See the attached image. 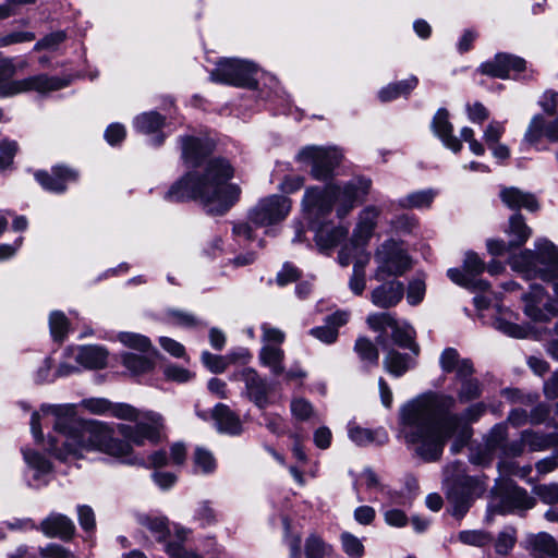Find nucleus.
Instances as JSON below:
<instances>
[{
  "label": "nucleus",
  "instance_id": "f257e3e1",
  "mask_svg": "<svg viewBox=\"0 0 558 558\" xmlns=\"http://www.w3.org/2000/svg\"><path fill=\"white\" fill-rule=\"evenodd\" d=\"M41 411L54 416L56 437L49 439V451L59 460L69 462L84 458L88 452H102L125 458L131 444L143 446L145 441L157 444L163 428V417L154 411L140 412L126 403L111 404L110 413L120 420L135 421V425L119 424L118 432L126 440L113 437V430L99 421L81 422L72 405H44Z\"/></svg>",
  "mask_w": 558,
  "mask_h": 558
},
{
  "label": "nucleus",
  "instance_id": "f03ea898",
  "mask_svg": "<svg viewBox=\"0 0 558 558\" xmlns=\"http://www.w3.org/2000/svg\"><path fill=\"white\" fill-rule=\"evenodd\" d=\"M456 400L451 396L426 393L407 402L400 409V434L424 461L438 460L446 441L453 437L451 451L458 453L471 437L463 420L475 421L485 405L470 407L463 417L452 413Z\"/></svg>",
  "mask_w": 558,
  "mask_h": 558
},
{
  "label": "nucleus",
  "instance_id": "7ed1b4c3",
  "mask_svg": "<svg viewBox=\"0 0 558 558\" xmlns=\"http://www.w3.org/2000/svg\"><path fill=\"white\" fill-rule=\"evenodd\" d=\"M241 187L227 177H181L167 192L171 202L197 199L210 215H223L240 199Z\"/></svg>",
  "mask_w": 558,
  "mask_h": 558
},
{
  "label": "nucleus",
  "instance_id": "20e7f679",
  "mask_svg": "<svg viewBox=\"0 0 558 558\" xmlns=\"http://www.w3.org/2000/svg\"><path fill=\"white\" fill-rule=\"evenodd\" d=\"M369 181L360 182L359 186L351 182L340 185L314 186L305 191L303 205L306 210L317 215L336 210L337 217L344 218L353 208L354 203L367 194Z\"/></svg>",
  "mask_w": 558,
  "mask_h": 558
},
{
  "label": "nucleus",
  "instance_id": "39448f33",
  "mask_svg": "<svg viewBox=\"0 0 558 558\" xmlns=\"http://www.w3.org/2000/svg\"><path fill=\"white\" fill-rule=\"evenodd\" d=\"M513 266L529 278L550 281L558 294V247L546 239L535 242V252L524 251L513 260Z\"/></svg>",
  "mask_w": 558,
  "mask_h": 558
},
{
  "label": "nucleus",
  "instance_id": "423d86ee",
  "mask_svg": "<svg viewBox=\"0 0 558 558\" xmlns=\"http://www.w3.org/2000/svg\"><path fill=\"white\" fill-rule=\"evenodd\" d=\"M181 159L191 169L207 163V174H232L233 168L229 160L222 157L207 158L215 148V142L209 137H181Z\"/></svg>",
  "mask_w": 558,
  "mask_h": 558
},
{
  "label": "nucleus",
  "instance_id": "0eeeda50",
  "mask_svg": "<svg viewBox=\"0 0 558 558\" xmlns=\"http://www.w3.org/2000/svg\"><path fill=\"white\" fill-rule=\"evenodd\" d=\"M492 494L488 518L495 513L506 514L517 510H529L535 505V499L509 478L496 481Z\"/></svg>",
  "mask_w": 558,
  "mask_h": 558
},
{
  "label": "nucleus",
  "instance_id": "6e6552de",
  "mask_svg": "<svg viewBox=\"0 0 558 558\" xmlns=\"http://www.w3.org/2000/svg\"><path fill=\"white\" fill-rule=\"evenodd\" d=\"M11 65L8 61L0 62V97L12 96L24 92L35 90L48 93L58 90L68 85V81L57 76L44 74L31 76L20 81H10Z\"/></svg>",
  "mask_w": 558,
  "mask_h": 558
},
{
  "label": "nucleus",
  "instance_id": "1a4fd4ad",
  "mask_svg": "<svg viewBox=\"0 0 558 558\" xmlns=\"http://www.w3.org/2000/svg\"><path fill=\"white\" fill-rule=\"evenodd\" d=\"M366 324L373 331L383 336L390 330L396 345L409 349L414 356L418 355L420 347L415 342V330L408 323L397 320L390 313H372L367 316Z\"/></svg>",
  "mask_w": 558,
  "mask_h": 558
},
{
  "label": "nucleus",
  "instance_id": "9d476101",
  "mask_svg": "<svg viewBox=\"0 0 558 558\" xmlns=\"http://www.w3.org/2000/svg\"><path fill=\"white\" fill-rule=\"evenodd\" d=\"M258 68L246 60L225 58L217 62L210 80L239 87L254 88Z\"/></svg>",
  "mask_w": 558,
  "mask_h": 558
},
{
  "label": "nucleus",
  "instance_id": "9b49d317",
  "mask_svg": "<svg viewBox=\"0 0 558 558\" xmlns=\"http://www.w3.org/2000/svg\"><path fill=\"white\" fill-rule=\"evenodd\" d=\"M377 269L374 278L384 281L387 277H398L411 268L405 251L393 240L384 242L375 254Z\"/></svg>",
  "mask_w": 558,
  "mask_h": 558
},
{
  "label": "nucleus",
  "instance_id": "f8f14e48",
  "mask_svg": "<svg viewBox=\"0 0 558 558\" xmlns=\"http://www.w3.org/2000/svg\"><path fill=\"white\" fill-rule=\"evenodd\" d=\"M291 210V201L286 196L262 197L248 211V219L257 227H268L284 220Z\"/></svg>",
  "mask_w": 558,
  "mask_h": 558
},
{
  "label": "nucleus",
  "instance_id": "ddd939ff",
  "mask_svg": "<svg viewBox=\"0 0 558 558\" xmlns=\"http://www.w3.org/2000/svg\"><path fill=\"white\" fill-rule=\"evenodd\" d=\"M343 151L337 146H306L302 148L296 160L310 165L316 173L328 174L336 170L343 161Z\"/></svg>",
  "mask_w": 558,
  "mask_h": 558
},
{
  "label": "nucleus",
  "instance_id": "4468645a",
  "mask_svg": "<svg viewBox=\"0 0 558 558\" xmlns=\"http://www.w3.org/2000/svg\"><path fill=\"white\" fill-rule=\"evenodd\" d=\"M524 313L534 322H547L558 314V301L551 300L539 286L523 295Z\"/></svg>",
  "mask_w": 558,
  "mask_h": 558
},
{
  "label": "nucleus",
  "instance_id": "2eb2a0df",
  "mask_svg": "<svg viewBox=\"0 0 558 558\" xmlns=\"http://www.w3.org/2000/svg\"><path fill=\"white\" fill-rule=\"evenodd\" d=\"M235 378L244 383V395L257 408L264 410L269 404V393L271 388L267 380L263 378L256 369L245 367L235 374Z\"/></svg>",
  "mask_w": 558,
  "mask_h": 558
},
{
  "label": "nucleus",
  "instance_id": "dca6fc26",
  "mask_svg": "<svg viewBox=\"0 0 558 558\" xmlns=\"http://www.w3.org/2000/svg\"><path fill=\"white\" fill-rule=\"evenodd\" d=\"M524 70L525 60L508 53H497L493 60L480 66L483 74L498 78L517 77Z\"/></svg>",
  "mask_w": 558,
  "mask_h": 558
},
{
  "label": "nucleus",
  "instance_id": "f3484780",
  "mask_svg": "<svg viewBox=\"0 0 558 558\" xmlns=\"http://www.w3.org/2000/svg\"><path fill=\"white\" fill-rule=\"evenodd\" d=\"M376 342L387 351L383 360V365L386 372H388L390 375L395 377H401L409 369L415 366L416 356L413 354H403L395 349L389 348L388 340L385 336L378 335L376 337Z\"/></svg>",
  "mask_w": 558,
  "mask_h": 558
},
{
  "label": "nucleus",
  "instance_id": "a211bd4d",
  "mask_svg": "<svg viewBox=\"0 0 558 558\" xmlns=\"http://www.w3.org/2000/svg\"><path fill=\"white\" fill-rule=\"evenodd\" d=\"M432 131L445 147L458 153L462 148L461 141L453 135V125L449 120V112L445 108H439L433 117L430 123Z\"/></svg>",
  "mask_w": 558,
  "mask_h": 558
},
{
  "label": "nucleus",
  "instance_id": "6ab92c4d",
  "mask_svg": "<svg viewBox=\"0 0 558 558\" xmlns=\"http://www.w3.org/2000/svg\"><path fill=\"white\" fill-rule=\"evenodd\" d=\"M47 537L70 541L75 532L73 521L64 514L52 512L45 518L38 527Z\"/></svg>",
  "mask_w": 558,
  "mask_h": 558
},
{
  "label": "nucleus",
  "instance_id": "aec40b11",
  "mask_svg": "<svg viewBox=\"0 0 558 558\" xmlns=\"http://www.w3.org/2000/svg\"><path fill=\"white\" fill-rule=\"evenodd\" d=\"M403 295V283L398 280H391L375 288L371 293V301L377 307L390 308L399 304Z\"/></svg>",
  "mask_w": 558,
  "mask_h": 558
},
{
  "label": "nucleus",
  "instance_id": "412c9836",
  "mask_svg": "<svg viewBox=\"0 0 558 558\" xmlns=\"http://www.w3.org/2000/svg\"><path fill=\"white\" fill-rule=\"evenodd\" d=\"M69 352L75 361L85 368H102L107 364L108 352L99 345H84L77 349H70Z\"/></svg>",
  "mask_w": 558,
  "mask_h": 558
},
{
  "label": "nucleus",
  "instance_id": "4be33fe9",
  "mask_svg": "<svg viewBox=\"0 0 558 558\" xmlns=\"http://www.w3.org/2000/svg\"><path fill=\"white\" fill-rule=\"evenodd\" d=\"M380 210L375 206L365 207L359 215L352 241L359 244H367L377 225Z\"/></svg>",
  "mask_w": 558,
  "mask_h": 558
},
{
  "label": "nucleus",
  "instance_id": "5701e85b",
  "mask_svg": "<svg viewBox=\"0 0 558 558\" xmlns=\"http://www.w3.org/2000/svg\"><path fill=\"white\" fill-rule=\"evenodd\" d=\"M211 416L220 433L239 435L242 432L240 417L227 404L218 403L213 409Z\"/></svg>",
  "mask_w": 558,
  "mask_h": 558
},
{
  "label": "nucleus",
  "instance_id": "b1692460",
  "mask_svg": "<svg viewBox=\"0 0 558 558\" xmlns=\"http://www.w3.org/2000/svg\"><path fill=\"white\" fill-rule=\"evenodd\" d=\"M502 202L511 209H520L521 207L529 211H536L538 203L531 193L522 192L515 187H505L500 192Z\"/></svg>",
  "mask_w": 558,
  "mask_h": 558
},
{
  "label": "nucleus",
  "instance_id": "393cba45",
  "mask_svg": "<svg viewBox=\"0 0 558 558\" xmlns=\"http://www.w3.org/2000/svg\"><path fill=\"white\" fill-rule=\"evenodd\" d=\"M348 435L357 446H367L371 444L384 445L388 441V435L383 428L372 430L354 423L349 424Z\"/></svg>",
  "mask_w": 558,
  "mask_h": 558
},
{
  "label": "nucleus",
  "instance_id": "a878e982",
  "mask_svg": "<svg viewBox=\"0 0 558 558\" xmlns=\"http://www.w3.org/2000/svg\"><path fill=\"white\" fill-rule=\"evenodd\" d=\"M509 238V246H522L532 235V229L526 225L524 217L515 213L509 218V227L506 230Z\"/></svg>",
  "mask_w": 558,
  "mask_h": 558
},
{
  "label": "nucleus",
  "instance_id": "bb28decb",
  "mask_svg": "<svg viewBox=\"0 0 558 558\" xmlns=\"http://www.w3.org/2000/svg\"><path fill=\"white\" fill-rule=\"evenodd\" d=\"M262 365L268 367L272 375L278 376L284 373V352L278 345L264 344L258 355Z\"/></svg>",
  "mask_w": 558,
  "mask_h": 558
},
{
  "label": "nucleus",
  "instance_id": "cd10ccee",
  "mask_svg": "<svg viewBox=\"0 0 558 558\" xmlns=\"http://www.w3.org/2000/svg\"><path fill=\"white\" fill-rule=\"evenodd\" d=\"M522 440L531 451H544L558 442V436L556 434H543L526 429L522 432Z\"/></svg>",
  "mask_w": 558,
  "mask_h": 558
},
{
  "label": "nucleus",
  "instance_id": "c85d7f7f",
  "mask_svg": "<svg viewBox=\"0 0 558 558\" xmlns=\"http://www.w3.org/2000/svg\"><path fill=\"white\" fill-rule=\"evenodd\" d=\"M347 234L348 229L343 227L323 226L316 232V243L322 250H328L338 245Z\"/></svg>",
  "mask_w": 558,
  "mask_h": 558
},
{
  "label": "nucleus",
  "instance_id": "c756f323",
  "mask_svg": "<svg viewBox=\"0 0 558 558\" xmlns=\"http://www.w3.org/2000/svg\"><path fill=\"white\" fill-rule=\"evenodd\" d=\"M122 364L134 375L144 374L154 367V361L148 353H123Z\"/></svg>",
  "mask_w": 558,
  "mask_h": 558
},
{
  "label": "nucleus",
  "instance_id": "7c9ffc66",
  "mask_svg": "<svg viewBox=\"0 0 558 558\" xmlns=\"http://www.w3.org/2000/svg\"><path fill=\"white\" fill-rule=\"evenodd\" d=\"M165 118L156 111L144 112L135 117L133 124L137 132L151 134L161 129Z\"/></svg>",
  "mask_w": 558,
  "mask_h": 558
},
{
  "label": "nucleus",
  "instance_id": "2f4dec72",
  "mask_svg": "<svg viewBox=\"0 0 558 558\" xmlns=\"http://www.w3.org/2000/svg\"><path fill=\"white\" fill-rule=\"evenodd\" d=\"M531 548L541 554H545L550 557H558V543L556 539L546 532L532 535L529 538Z\"/></svg>",
  "mask_w": 558,
  "mask_h": 558
},
{
  "label": "nucleus",
  "instance_id": "473e14b6",
  "mask_svg": "<svg viewBox=\"0 0 558 558\" xmlns=\"http://www.w3.org/2000/svg\"><path fill=\"white\" fill-rule=\"evenodd\" d=\"M494 325L497 330L517 339L527 338L533 333V329L530 325H518L507 320L505 317L497 318Z\"/></svg>",
  "mask_w": 558,
  "mask_h": 558
},
{
  "label": "nucleus",
  "instance_id": "72a5a7b5",
  "mask_svg": "<svg viewBox=\"0 0 558 558\" xmlns=\"http://www.w3.org/2000/svg\"><path fill=\"white\" fill-rule=\"evenodd\" d=\"M447 276L449 277V279L452 282H454L461 287H464L469 290L485 291L488 288V283L486 281L481 280V279L470 278L469 275L464 271V269L461 270L458 268H450L447 271Z\"/></svg>",
  "mask_w": 558,
  "mask_h": 558
},
{
  "label": "nucleus",
  "instance_id": "f704fd0d",
  "mask_svg": "<svg viewBox=\"0 0 558 558\" xmlns=\"http://www.w3.org/2000/svg\"><path fill=\"white\" fill-rule=\"evenodd\" d=\"M332 547L318 535L312 534L305 541L306 558H326L331 555Z\"/></svg>",
  "mask_w": 558,
  "mask_h": 558
},
{
  "label": "nucleus",
  "instance_id": "c9c22d12",
  "mask_svg": "<svg viewBox=\"0 0 558 558\" xmlns=\"http://www.w3.org/2000/svg\"><path fill=\"white\" fill-rule=\"evenodd\" d=\"M140 522L158 542L166 539L169 534L168 521L166 518L145 515L140 518Z\"/></svg>",
  "mask_w": 558,
  "mask_h": 558
},
{
  "label": "nucleus",
  "instance_id": "e433bc0d",
  "mask_svg": "<svg viewBox=\"0 0 558 558\" xmlns=\"http://www.w3.org/2000/svg\"><path fill=\"white\" fill-rule=\"evenodd\" d=\"M434 197L435 192L432 190L417 191L410 193L405 197L399 199V205L403 208L429 207Z\"/></svg>",
  "mask_w": 558,
  "mask_h": 558
},
{
  "label": "nucleus",
  "instance_id": "4c0bfd02",
  "mask_svg": "<svg viewBox=\"0 0 558 558\" xmlns=\"http://www.w3.org/2000/svg\"><path fill=\"white\" fill-rule=\"evenodd\" d=\"M354 351L363 362H368L373 365L378 363V350L373 341L366 337H359L354 344Z\"/></svg>",
  "mask_w": 558,
  "mask_h": 558
},
{
  "label": "nucleus",
  "instance_id": "58836bf2",
  "mask_svg": "<svg viewBox=\"0 0 558 558\" xmlns=\"http://www.w3.org/2000/svg\"><path fill=\"white\" fill-rule=\"evenodd\" d=\"M118 339L125 347L136 350L141 353H149L151 350L150 340L140 333L124 331L118 335Z\"/></svg>",
  "mask_w": 558,
  "mask_h": 558
},
{
  "label": "nucleus",
  "instance_id": "ea45409f",
  "mask_svg": "<svg viewBox=\"0 0 558 558\" xmlns=\"http://www.w3.org/2000/svg\"><path fill=\"white\" fill-rule=\"evenodd\" d=\"M517 542V531L512 526H506L499 532L495 541V550L498 555L505 556L511 551Z\"/></svg>",
  "mask_w": 558,
  "mask_h": 558
},
{
  "label": "nucleus",
  "instance_id": "a19ab883",
  "mask_svg": "<svg viewBox=\"0 0 558 558\" xmlns=\"http://www.w3.org/2000/svg\"><path fill=\"white\" fill-rule=\"evenodd\" d=\"M448 499L452 505L451 514L457 519L463 518L471 507L470 494H459L457 490H451L448 495Z\"/></svg>",
  "mask_w": 558,
  "mask_h": 558
},
{
  "label": "nucleus",
  "instance_id": "79ce46f5",
  "mask_svg": "<svg viewBox=\"0 0 558 558\" xmlns=\"http://www.w3.org/2000/svg\"><path fill=\"white\" fill-rule=\"evenodd\" d=\"M23 456L26 463L37 472V475H44L51 471L50 461L43 454L33 450L24 449Z\"/></svg>",
  "mask_w": 558,
  "mask_h": 558
},
{
  "label": "nucleus",
  "instance_id": "37998d69",
  "mask_svg": "<svg viewBox=\"0 0 558 558\" xmlns=\"http://www.w3.org/2000/svg\"><path fill=\"white\" fill-rule=\"evenodd\" d=\"M166 320L173 326L184 328H191L198 324L197 318L193 314L181 310H168L166 312Z\"/></svg>",
  "mask_w": 558,
  "mask_h": 558
},
{
  "label": "nucleus",
  "instance_id": "c03bdc74",
  "mask_svg": "<svg viewBox=\"0 0 558 558\" xmlns=\"http://www.w3.org/2000/svg\"><path fill=\"white\" fill-rule=\"evenodd\" d=\"M458 537L463 544L478 547L486 546L493 541L489 533L480 530L462 531L459 533Z\"/></svg>",
  "mask_w": 558,
  "mask_h": 558
},
{
  "label": "nucleus",
  "instance_id": "a18cd8bd",
  "mask_svg": "<svg viewBox=\"0 0 558 558\" xmlns=\"http://www.w3.org/2000/svg\"><path fill=\"white\" fill-rule=\"evenodd\" d=\"M50 332L56 340H62L69 329L66 316L59 311H54L49 317Z\"/></svg>",
  "mask_w": 558,
  "mask_h": 558
},
{
  "label": "nucleus",
  "instance_id": "49530a36",
  "mask_svg": "<svg viewBox=\"0 0 558 558\" xmlns=\"http://www.w3.org/2000/svg\"><path fill=\"white\" fill-rule=\"evenodd\" d=\"M194 464L204 474L211 473L216 469V460L213 453L201 447L195 449Z\"/></svg>",
  "mask_w": 558,
  "mask_h": 558
},
{
  "label": "nucleus",
  "instance_id": "de8ad7c7",
  "mask_svg": "<svg viewBox=\"0 0 558 558\" xmlns=\"http://www.w3.org/2000/svg\"><path fill=\"white\" fill-rule=\"evenodd\" d=\"M343 551L350 557H361L364 554V545L361 539L349 532L340 535Z\"/></svg>",
  "mask_w": 558,
  "mask_h": 558
},
{
  "label": "nucleus",
  "instance_id": "09e8293b",
  "mask_svg": "<svg viewBox=\"0 0 558 558\" xmlns=\"http://www.w3.org/2000/svg\"><path fill=\"white\" fill-rule=\"evenodd\" d=\"M461 388L458 392V398L461 402H469L477 399L482 393L481 384L477 379L470 378L461 381Z\"/></svg>",
  "mask_w": 558,
  "mask_h": 558
},
{
  "label": "nucleus",
  "instance_id": "8fccbe9b",
  "mask_svg": "<svg viewBox=\"0 0 558 558\" xmlns=\"http://www.w3.org/2000/svg\"><path fill=\"white\" fill-rule=\"evenodd\" d=\"M290 409L293 417L298 421H307L315 414L313 405L303 398L293 399Z\"/></svg>",
  "mask_w": 558,
  "mask_h": 558
},
{
  "label": "nucleus",
  "instance_id": "3c124183",
  "mask_svg": "<svg viewBox=\"0 0 558 558\" xmlns=\"http://www.w3.org/2000/svg\"><path fill=\"white\" fill-rule=\"evenodd\" d=\"M463 269L470 278L476 277L485 270L484 262L474 252H468L463 262Z\"/></svg>",
  "mask_w": 558,
  "mask_h": 558
},
{
  "label": "nucleus",
  "instance_id": "603ef678",
  "mask_svg": "<svg viewBox=\"0 0 558 558\" xmlns=\"http://www.w3.org/2000/svg\"><path fill=\"white\" fill-rule=\"evenodd\" d=\"M39 185L50 193H62L66 189L69 177H36Z\"/></svg>",
  "mask_w": 558,
  "mask_h": 558
},
{
  "label": "nucleus",
  "instance_id": "864d4df0",
  "mask_svg": "<svg viewBox=\"0 0 558 558\" xmlns=\"http://www.w3.org/2000/svg\"><path fill=\"white\" fill-rule=\"evenodd\" d=\"M202 361L210 372L216 374L223 373L229 365L227 357L215 355L208 351L203 352Z\"/></svg>",
  "mask_w": 558,
  "mask_h": 558
},
{
  "label": "nucleus",
  "instance_id": "5fc2aeb1",
  "mask_svg": "<svg viewBox=\"0 0 558 558\" xmlns=\"http://www.w3.org/2000/svg\"><path fill=\"white\" fill-rule=\"evenodd\" d=\"M262 329V340L265 344L278 345L284 341L286 335L282 330L270 326L268 323H264L260 326Z\"/></svg>",
  "mask_w": 558,
  "mask_h": 558
},
{
  "label": "nucleus",
  "instance_id": "6e6d98bb",
  "mask_svg": "<svg viewBox=\"0 0 558 558\" xmlns=\"http://www.w3.org/2000/svg\"><path fill=\"white\" fill-rule=\"evenodd\" d=\"M425 282L422 279H413L408 287L407 299L409 304L417 305L421 303L425 295Z\"/></svg>",
  "mask_w": 558,
  "mask_h": 558
},
{
  "label": "nucleus",
  "instance_id": "4d7b16f0",
  "mask_svg": "<svg viewBox=\"0 0 558 558\" xmlns=\"http://www.w3.org/2000/svg\"><path fill=\"white\" fill-rule=\"evenodd\" d=\"M507 439V425L497 424L495 425L487 437V447L489 450L504 447V442Z\"/></svg>",
  "mask_w": 558,
  "mask_h": 558
},
{
  "label": "nucleus",
  "instance_id": "13d9d810",
  "mask_svg": "<svg viewBox=\"0 0 558 558\" xmlns=\"http://www.w3.org/2000/svg\"><path fill=\"white\" fill-rule=\"evenodd\" d=\"M310 333L316 339L327 344L333 343L339 335L335 327H331L326 323L324 326L312 328L310 330Z\"/></svg>",
  "mask_w": 558,
  "mask_h": 558
},
{
  "label": "nucleus",
  "instance_id": "bf43d9fd",
  "mask_svg": "<svg viewBox=\"0 0 558 558\" xmlns=\"http://www.w3.org/2000/svg\"><path fill=\"white\" fill-rule=\"evenodd\" d=\"M460 360V355L456 349L447 348L442 351L440 355V367L444 372L451 373L453 372L454 367L458 365Z\"/></svg>",
  "mask_w": 558,
  "mask_h": 558
},
{
  "label": "nucleus",
  "instance_id": "052dcab7",
  "mask_svg": "<svg viewBox=\"0 0 558 558\" xmlns=\"http://www.w3.org/2000/svg\"><path fill=\"white\" fill-rule=\"evenodd\" d=\"M505 133V125L499 121H492L484 131V141L487 146H492L499 142L500 137Z\"/></svg>",
  "mask_w": 558,
  "mask_h": 558
},
{
  "label": "nucleus",
  "instance_id": "680f3d73",
  "mask_svg": "<svg viewBox=\"0 0 558 558\" xmlns=\"http://www.w3.org/2000/svg\"><path fill=\"white\" fill-rule=\"evenodd\" d=\"M466 113L468 118L473 123L482 124L485 120L488 119L489 112L486 109V107L478 101H475L474 104L466 105Z\"/></svg>",
  "mask_w": 558,
  "mask_h": 558
},
{
  "label": "nucleus",
  "instance_id": "e2e57ef3",
  "mask_svg": "<svg viewBox=\"0 0 558 558\" xmlns=\"http://www.w3.org/2000/svg\"><path fill=\"white\" fill-rule=\"evenodd\" d=\"M264 424L266 428L276 435L284 434V420L275 413L263 412Z\"/></svg>",
  "mask_w": 558,
  "mask_h": 558
},
{
  "label": "nucleus",
  "instance_id": "0e129e2a",
  "mask_svg": "<svg viewBox=\"0 0 558 558\" xmlns=\"http://www.w3.org/2000/svg\"><path fill=\"white\" fill-rule=\"evenodd\" d=\"M19 149V145L14 140L7 137L0 138V157L5 158V169L10 167L13 161V157Z\"/></svg>",
  "mask_w": 558,
  "mask_h": 558
},
{
  "label": "nucleus",
  "instance_id": "69168bd1",
  "mask_svg": "<svg viewBox=\"0 0 558 558\" xmlns=\"http://www.w3.org/2000/svg\"><path fill=\"white\" fill-rule=\"evenodd\" d=\"M535 492L545 504H558V484L539 485Z\"/></svg>",
  "mask_w": 558,
  "mask_h": 558
},
{
  "label": "nucleus",
  "instance_id": "338daca9",
  "mask_svg": "<svg viewBox=\"0 0 558 558\" xmlns=\"http://www.w3.org/2000/svg\"><path fill=\"white\" fill-rule=\"evenodd\" d=\"M40 556L43 558H74L72 551L58 544H49L40 548Z\"/></svg>",
  "mask_w": 558,
  "mask_h": 558
},
{
  "label": "nucleus",
  "instance_id": "774afa93",
  "mask_svg": "<svg viewBox=\"0 0 558 558\" xmlns=\"http://www.w3.org/2000/svg\"><path fill=\"white\" fill-rule=\"evenodd\" d=\"M125 128L120 123L110 124L105 131V138L110 145L121 143L125 137Z\"/></svg>",
  "mask_w": 558,
  "mask_h": 558
}]
</instances>
